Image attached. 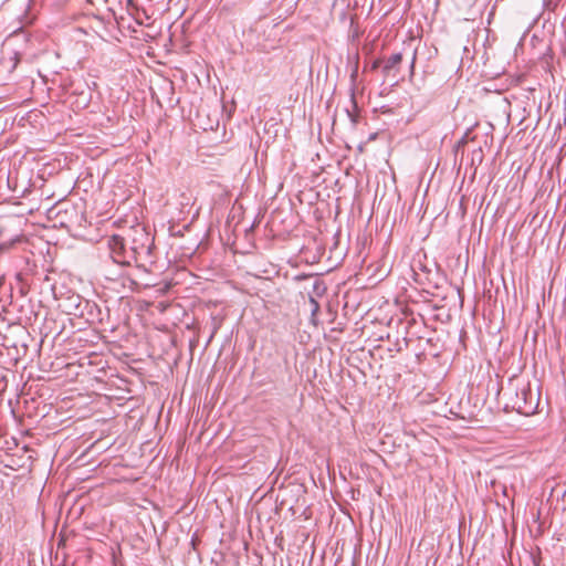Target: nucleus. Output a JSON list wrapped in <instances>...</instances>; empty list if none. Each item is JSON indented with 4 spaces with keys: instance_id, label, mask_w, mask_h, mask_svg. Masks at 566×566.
<instances>
[{
    "instance_id": "obj_5",
    "label": "nucleus",
    "mask_w": 566,
    "mask_h": 566,
    "mask_svg": "<svg viewBox=\"0 0 566 566\" xmlns=\"http://www.w3.org/2000/svg\"><path fill=\"white\" fill-rule=\"evenodd\" d=\"M417 54H418V49H416L415 52H413V56H412L411 64H410V75H412L413 71H415V64H416V60H417Z\"/></svg>"
},
{
    "instance_id": "obj_7",
    "label": "nucleus",
    "mask_w": 566,
    "mask_h": 566,
    "mask_svg": "<svg viewBox=\"0 0 566 566\" xmlns=\"http://www.w3.org/2000/svg\"><path fill=\"white\" fill-rule=\"evenodd\" d=\"M12 60H13V64H12L11 70H14V69L17 67L18 63H19V56H18V54H17V53L14 54V56L12 57Z\"/></svg>"
},
{
    "instance_id": "obj_8",
    "label": "nucleus",
    "mask_w": 566,
    "mask_h": 566,
    "mask_svg": "<svg viewBox=\"0 0 566 566\" xmlns=\"http://www.w3.org/2000/svg\"><path fill=\"white\" fill-rule=\"evenodd\" d=\"M348 115H349V117H350L352 123H353V124H357V122H358V116H357V115H355V114H352V113H349V112H348Z\"/></svg>"
},
{
    "instance_id": "obj_2",
    "label": "nucleus",
    "mask_w": 566,
    "mask_h": 566,
    "mask_svg": "<svg viewBox=\"0 0 566 566\" xmlns=\"http://www.w3.org/2000/svg\"><path fill=\"white\" fill-rule=\"evenodd\" d=\"M109 258L114 263L127 265L129 261L126 259V250L124 239L119 235H113L107 240Z\"/></svg>"
},
{
    "instance_id": "obj_4",
    "label": "nucleus",
    "mask_w": 566,
    "mask_h": 566,
    "mask_svg": "<svg viewBox=\"0 0 566 566\" xmlns=\"http://www.w3.org/2000/svg\"><path fill=\"white\" fill-rule=\"evenodd\" d=\"M4 234V229L0 227V253L10 251L21 240L19 235L7 239Z\"/></svg>"
},
{
    "instance_id": "obj_6",
    "label": "nucleus",
    "mask_w": 566,
    "mask_h": 566,
    "mask_svg": "<svg viewBox=\"0 0 566 566\" xmlns=\"http://www.w3.org/2000/svg\"><path fill=\"white\" fill-rule=\"evenodd\" d=\"M382 66V61L380 59H377L375 60L371 65H370V70L371 71H375L377 70L378 67Z\"/></svg>"
},
{
    "instance_id": "obj_10",
    "label": "nucleus",
    "mask_w": 566,
    "mask_h": 566,
    "mask_svg": "<svg viewBox=\"0 0 566 566\" xmlns=\"http://www.w3.org/2000/svg\"><path fill=\"white\" fill-rule=\"evenodd\" d=\"M75 301H77V303L75 304V307L77 308L80 306V296H75Z\"/></svg>"
},
{
    "instance_id": "obj_1",
    "label": "nucleus",
    "mask_w": 566,
    "mask_h": 566,
    "mask_svg": "<svg viewBox=\"0 0 566 566\" xmlns=\"http://www.w3.org/2000/svg\"><path fill=\"white\" fill-rule=\"evenodd\" d=\"M501 394L506 408H511L523 416H531L537 411L539 392L532 389L531 381L524 377L510 378L507 386Z\"/></svg>"
},
{
    "instance_id": "obj_11",
    "label": "nucleus",
    "mask_w": 566,
    "mask_h": 566,
    "mask_svg": "<svg viewBox=\"0 0 566 566\" xmlns=\"http://www.w3.org/2000/svg\"><path fill=\"white\" fill-rule=\"evenodd\" d=\"M502 491L504 494H506V486L505 485H502Z\"/></svg>"
},
{
    "instance_id": "obj_9",
    "label": "nucleus",
    "mask_w": 566,
    "mask_h": 566,
    "mask_svg": "<svg viewBox=\"0 0 566 566\" xmlns=\"http://www.w3.org/2000/svg\"><path fill=\"white\" fill-rule=\"evenodd\" d=\"M311 302L315 305V311L318 308V304L314 298H311Z\"/></svg>"
},
{
    "instance_id": "obj_3",
    "label": "nucleus",
    "mask_w": 566,
    "mask_h": 566,
    "mask_svg": "<svg viewBox=\"0 0 566 566\" xmlns=\"http://www.w3.org/2000/svg\"><path fill=\"white\" fill-rule=\"evenodd\" d=\"M401 62H402L401 53L391 54L388 59L384 60L382 69H381L384 76L392 77L394 80H397V76L400 71Z\"/></svg>"
}]
</instances>
